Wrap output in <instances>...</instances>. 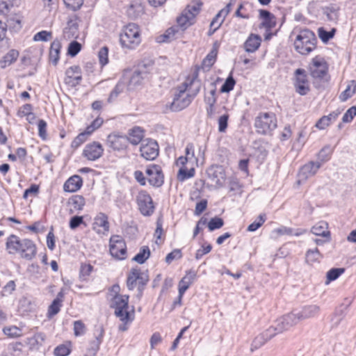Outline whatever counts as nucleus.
Wrapping results in <instances>:
<instances>
[{
	"mask_svg": "<svg viewBox=\"0 0 356 356\" xmlns=\"http://www.w3.org/2000/svg\"><path fill=\"white\" fill-rule=\"evenodd\" d=\"M317 39L313 31L305 29L301 30L294 41V47L302 55H308L316 47Z\"/></svg>",
	"mask_w": 356,
	"mask_h": 356,
	"instance_id": "nucleus-1",
	"label": "nucleus"
},
{
	"mask_svg": "<svg viewBox=\"0 0 356 356\" xmlns=\"http://www.w3.org/2000/svg\"><path fill=\"white\" fill-rule=\"evenodd\" d=\"M277 126V118L273 113H260L255 118L254 127L259 134L270 135Z\"/></svg>",
	"mask_w": 356,
	"mask_h": 356,
	"instance_id": "nucleus-2",
	"label": "nucleus"
},
{
	"mask_svg": "<svg viewBox=\"0 0 356 356\" xmlns=\"http://www.w3.org/2000/svg\"><path fill=\"white\" fill-rule=\"evenodd\" d=\"M140 41L139 27L136 24H129L120 35L121 45L127 49H135Z\"/></svg>",
	"mask_w": 356,
	"mask_h": 356,
	"instance_id": "nucleus-3",
	"label": "nucleus"
},
{
	"mask_svg": "<svg viewBox=\"0 0 356 356\" xmlns=\"http://www.w3.org/2000/svg\"><path fill=\"white\" fill-rule=\"evenodd\" d=\"M177 26H172L166 30L165 33L161 35L162 40H159V42H168L176 38V35L179 33V29L181 31H184L188 27L195 23V20L191 18L184 10L181 14L177 18Z\"/></svg>",
	"mask_w": 356,
	"mask_h": 356,
	"instance_id": "nucleus-4",
	"label": "nucleus"
},
{
	"mask_svg": "<svg viewBox=\"0 0 356 356\" xmlns=\"http://www.w3.org/2000/svg\"><path fill=\"white\" fill-rule=\"evenodd\" d=\"M129 298L127 295L115 294L112 299L111 305L112 308L115 309V315L124 323L132 321L131 314L128 311Z\"/></svg>",
	"mask_w": 356,
	"mask_h": 356,
	"instance_id": "nucleus-5",
	"label": "nucleus"
},
{
	"mask_svg": "<svg viewBox=\"0 0 356 356\" xmlns=\"http://www.w3.org/2000/svg\"><path fill=\"white\" fill-rule=\"evenodd\" d=\"M109 251L111 256L123 260L127 256V245L124 240L119 235H114L109 240Z\"/></svg>",
	"mask_w": 356,
	"mask_h": 356,
	"instance_id": "nucleus-6",
	"label": "nucleus"
},
{
	"mask_svg": "<svg viewBox=\"0 0 356 356\" xmlns=\"http://www.w3.org/2000/svg\"><path fill=\"white\" fill-rule=\"evenodd\" d=\"M294 76L293 86L296 92L300 95H306L310 90L306 71L298 68L295 71Z\"/></svg>",
	"mask_w": 356,
	"mask_h": 356,
	"instance_id": "nucleus-7",
	"label": "nucleus"
},
{
	"mask_svg": "<svg viewBox=\"0 0 356 356\" xmlns=\"http://www.w3.org/2000/svg\"><path fill=\"white\" fill-rule=\"evenodd\" d=\"M192 88L191 84L186 80L181 86L177 88L179 92L175 95L173 102L171 104V110L173 111H178L184 109V108H179L183 104L184 101L188 99V95L192 94Z\"/></svg>",
	"mask_w": 356,
	"mask_h": 356,
	"instance_id": "nucleus-8",
	"label": "nucleus"
},
{
	"mask_svg": "<svg viewBox=\"0 0 356 356\" xmlns=\"http://www.w3.org/2000/svg\"><path fill=\"white\" fill-rule=\"evenodd\" d=\"M199 70V67H195L191 76L187 78L186 81L191 84V88L193 87L194 88H192V94L188 95V99L184 101V104L179 108L187 107L200 92L201 81L198 79Z\"/></svg>",
	"mask_w": 356,
	"mask_h": 356,
	"instance_id": "nucleus-9",
	"label": "nucleus"
},
{
	"mask_svg": "<svg viewBox=\"0 0 356 356\" xmlns=\"http://www.w3.org/2000/svg\"><path fill=\"white\" fill-rule=\"evenodd\" d=\"M137 202L140 213L143 216H151L154 210L151 196L145 191H141L137 196Z\"/></svg>",
	"mask_w": 356,
	"mask_h": 356,
	"instance_id": "nucleus-10",
	"label": "nucleus"
},
{
	"mask_svg": "<svg viewBox=\"0 0 356 356\" xmlns=\"http://www.w3.org/2000/svg\"><path fill=\"white\" fill-rule=\"evenodd\" d=\"M321 167V163L318 161H309L305 164L299 170L298 183L300 184V182L305 181L308 178L315 175Z\"/></svg>",
	"mask_w": 356,
	"mask_h": 356,
	"instance_id": "nucleus-11",
	"label": "nucleus"
},
{
	"mask_svg": "<svg viewBox=\"0 0 356 356\" xmlns=\"http://www.w3.org/2000/svg\"><path fill=\"white\" fill-rule=\"evenodd\" d=\"M20 245L19 254L21 257L29 261L32 260L37 254L35 243L31 239L22 238Z\"/></svg>",
	"mask_w": 356,
	"mask_h": 356,
	"instance_id": "nucleus-12",
	"label": "nucleus"
},
{
	"mask_svg": "<svg viewBox=\"0 0 356 356\" xmlns=\"http://www.w3.org/2000/svg\"><path fill=\"white\" fill-rule=\"evenodd\" d=\"M299 321H300V319L299 318L298 312L287 314L277 319V332H282L284 330H287L292 326L296 325Z\"/></svg>",
	"mask_w": 356,
	"mask_h": 356,
	"instance_id": "nucleus-13",
	"label": "nucleus"
},
{
	"mask_svg": "<svg viewBox=\"0 0 356 356\" xmlns=\"http://www.w3.org/2000/svg\"><path fill=\"white\" fill-rule=\"evenodd\" d=\"M106 143L113 150L121 151L127 147L128 140L125 136L111 134L107 137Z\"/></svg>",
	"mask_w": 356,
	"mask_h": 356,
	"instance_id": "nucleus-14",
	"label": "nucleus"
},
{
	"mask_svg": "<svg viewBox=\"0 0 356 356\" xmlns=\"http://www.w3.org/2000/svg\"><path fill=\"white\" fill-rule=\"evenodd\" d=\"M148 181L154 187H160L163 184L164 177L159 165H154L146 170Z\"/></svg>",
	"mask_w": 356,
	"mask_h": 356,
	"instance_id": "nucleus-15",
	"label": "nucleus"
},
{
	"mask_svg": "<svg viewBox=\"0 0 356 356\" xmlns=\"http://www.w3.org/2000/svg\"><path fill=\"white\" fill-rule=\"evenodd\" d=\"M309 72L314 79H323L327 73L326 63L318 58H313L312 64L309 66Z\"/></svg>",
	"mask_w": 356,
	"mask_h": 356,
	"instance_id": "nucleus-16",
	"label": "nucleus"
},
{
	"mask_svg": "<svg viewBox=\"0 0 356 356\" xmlns=\"http://www.w3.org/2000/svg\"><path fill=\"white\" fill-rule=\"evenodd\" d=\"M65 83L72 87L79 85L82 80L81 69L79 65L70 67L65 72Z\"/></svg>",
	"mask_w": 356,
	"mask_h": 356,
	"instance_id": "nucleus-17",
	"label": "nucleus"
},
{
	"mask_svg": "<svg viewBox=\"0 0 356 356\" xmlns=\"http://www.w3.org/2000/svg\"><path fill=\"white\" fill-rule=\"evenodd\" d=\"M109 222L108 216L104 213H99L94 218L92 229L98 234H106L109 231Z\"/></svg>",
	"mask_w": 356,
	"mask_h": 356,
	"instance_id": "nucleus-18",
	"label": "nucleus"
},
{
	"mask_svg": "<svg viewBox=\"0 0 356 356\" xmlns=\"http://www.w3.org/2000/svg\"><path fill=\"white\" fill-rule=\"evenodd\" d=\"M104 152L102 145L98 142L88 144L83 150V156L90 161H95L100 158Z\"/></svg>",
	"mask_w": 356,
	"mask_h": 356,
	"instance_id": "nucleus-19",
	"label": "nucleus"
},
{
	"mask_svg": "<svg viewBox=\"0 0 356 356\" xmlns=\"http://www.w3.org/2000/svg\"><path fill=\"white\" fill-rule=\"evenodd\" d=\"M141 156L146 160H154L159 155V146L156 142L149 141L142 145L140 148Z\"/></svg>",
	"mask_w": 356,
	"mask_h": 356,
	"instance_id": "nucleus-20",
	"label": "nucleus"
},
{
	"mask_svg": "<svg viewBox=\"0 0 356 356\" xmlns=\"http://www.w3.org/2000/svg\"><path fill=\"white\" fill-rule=\"evenodd\" d=\"M104 330L102 326L99 325L95 327L94 335L95 339L89 343L88 350L90 355H95L99 349L104 337Z\"/></svg>",
	"mask_w": 356,
	"mask_h": 356,
	"instance_id": "nucleus-21",
	"label": "nucleus"
},
{
	"mask_svg": "<svg viewBox=\"0 0 356 356\" xmlns=\"http://www.w3.org/2000/svg\"><path fill=\"white\" fill-rule=\"evenodd\" d=\"M208 177L218 185H221L225 179L222 168L220 165H212L207 170Z\"/></svg>",
	"mask_w": 356,
	"mask_h": 356,
	"instance_id": "nucleus-22",
	"label": "nucleus"
},
{
	"mask_svg": "<svg viewBox=\"0 0 356 356\" xmlns=\"http://www.w3.org/2000/svg\"><path fill=\"white\" fill-rule=\"evenodd\" d=\"M9 27L14 29L16 31L19 30L22 28L21 20L19 19H15L14 18H8L7 23L3 22L0 19V41H2L6 36L7 28Z\"/></svg>",
	"mask_w": 356,
	"mask_h": 356,
	"instance_id": "nucleus-23",
	"label": "nucleus"
},
{
	"mask_svg": "<svg viewBox=\"0 0 356 356\" xmlns=\"http://www.w3.org/2000/svg\"><path fill=\"white\" fill-rule=\"evenodd\" d=\"M147 74L143 70H137L131 76L127 85V90H134L137 86L142 84L143 79L147 78Z\"/></svg>",
	"mask_w": 356,
	"mask_h": 356,
	"instance_id": "nucleus-24",
	"label": "nucleus"
},
{
	"mask_svg": "<svg viewBox=\"0 0 356 356\" xmlns=\"http://www.w3.org/2000/svg\"><path fill=\"white\" fill-rule=\"evenodd\" d=\"M21 241L22 238L15 234H11L7 238L6 249L9 254H19Z\"/></svg>",
	"mask_w": 356,
	"mask_h": 356,
	"instance_id": "nucleus-25",
	"label": "nucleus"
},
{
	"mask_svg": "<svg viewBox=\"0 0 356 356\" xmlns=\"http://www.w3.org/2000/svg\"><path fill=\"white\" fill-rule=\"evenodd\" d=\"M82 185V178L79 175H73L65 182L63 190L65 192L74 193L79 190Z\"/></svg>",
	"mask_w": 356,
	"mask_h": 356,
	"instance_id": "nucleus-26",
	"label": "nucleus"
},
{
	"mask_svg": "<svg viewBox=\"0 0 356 356\" xmlns=\"http://www.w3.org/2000/svg\"><path fill=\"white\" fill-rule=\"evenodd\" d=\"M195 277V271L192 270L186 271V275L182 277L179 283V291H180L181 295L184 294L186 290L192 284Z\"/></svg>",
	"mask_w": 356,
	"mask_h": 356,
	"instance_id": "nucleus-27",
	"label": "nucleus"
},
{
	"mask_svg": "<svg viewBox=\"0 0 356 356\" xmlns=\"http://www.w3.org/2000/svg\"><path fill=\"white\" fill-rule=\"evenodd\" d=\"M259 17L263 20L261 26L269 30L276 25L275 17L267 10H259Z\"/></svg>",
	"mask_w": 356,
	"mask_h": 356,
	"instance_id": "nucleus-28",
	"label": "nucleus"
},
{
	"mask_svg": "<svg viewBox=\"0 0 356 356\" xmlns=\"http://www.w3.org/2000/svg\"><path fill=\"white\" fill-rule=\"evenodd\" d=\"M79 24L76 20L70 19L64 28L63 35L66 40L76 38L78 37Z\"/></svg>",
	"mask_w": 356,
	"mask_h": 356,
	"instance_id": "nucleus-29",
	"label": "nucleus"
},
{
	"mask_svg": "<svg viewBox=\"0 0 356 356\" xmlns=\"http://www.w3.org/2000/svg\"><path fill=\"white\" fill-rule=\"evenodd\" d=\"M320 307L316 305H307L302 308L301 311L298 312L300 321L309 318L315 317L318 314Z\"/></svg>",
	"mask_w": 356,
	"mask_h": 356,
	"instance_id": "nucleus-30",
	"label": "nucleus"
},
{
	"mask_svg": "<svg viewBox=\"0 0 356 356\" xmlns=\"http://www.w3.org/2000/svg\"><path fill=\"white\" fill-rule=\"evenodd\" d=\"M61 49V43L59 40H54L49 49V61L54 65H56L60 58V53Z\"/></svg>",
	"mask_w": 356,
	"mask_h": 356,
	"instance_id": "nucleus-31",
	"label": "nucleus"
},
{
	"mask_svg": "<svg viewBox=\"0 0 356 356\" xmlns=\"http://www.w3.org/2000/svg\"><path fill=\"white\" fill-rule=\"evenodd\" d=\"M203 3L201 0H193L189 4L187 5L184 11L187 13L191 18L195 20L196 16L200 13L202 10Z\"/></svg>",
	"mask_w": 356,
	"mask_h": 356,
	"instance_id": "nucleus-32",
	"label": "nucleus"
},
{
	"mask_svg": "<svg viewBox=\"0 0 356 356\" xmlns=\"http://www.w3.org/2000/svg\"><path fill=\"white\" fill-rule=\"evenodd\" d=\"M261 37L258 35L250 34L244 43V48L247 52L255 51L261 44Z\"/></svg>",
	"mask_w": 356,
	"mask_h": 356,
	"instance_id": "nucleus-33",
	"label": "nucleus"
},
{
	"mask_svg": "<svg viewBox=\"0 0 356 356\" xmlns=\"http://www.w3.org/2000/svg\"><path fill=\"white\" fill-rule=\"evenodd\" d=\"M128 135L127 136L128 143H130L134 145L139 144L144 136L143 130L138 127L130 129Z\"/></svg>",
	"mask_w": 356,
	"mask_h": 356,
	"instance_id": "nucleus-34",
	"label": "nucleus"
},
{
	"mask_svg": "<svg viewBox=\"0 0 356 356\" xmlns=\"http://www.w3.org/2000/svg\"><path fill=\"white\" fill-rule=\"evenodd\" d=\"M339 10L337 6L331 4L323 8V13L326 15L328 21L337 22L339 19Z\"/></svg>",
	"mask_w": 356,
	"mask_h": 356,
	"instance_id": "nucleus-35",
	"label": "nucleus"
},
{
	"mask_svg": "<svg viewBox=\"0 0 356 356\" xmlns=\"http://www.w3.org/2000/svg\"><path fill=\"white\" fill-rule=\"evenodd\" d=\"M19 56L18 51L10 49L0 60V66L5 68L13 63Z\"/></svg>",
	"mask_w": 356,
	"mask_h": 356,
	"instance_id": "nucleus-36",
	"label": "nucleus"
},
{
	"mask_svg": "<svg viewBox=\"0 0 356 356\" xmlns=\"http://www.w3.org/2000/svg\"><path fill=\"white\" fill-rule=\"evenodd\" d=\"M150 256V250L148 246H143L138 253L132 259L133 261L143 264Z\"/></svg>",
	"mask_w": 356,
	"mask_h": 356,
	"instance_id": "nucleus-37",
	"label": "nucleus"
},
{
	"mask_svg": "<svg viewBox=\"0 0 356 356\" xmlns=\"http://www.w3.org/2000/svg\"><path fill=\"white\" fill-rule=\"evenodd\" d=\"M356 92V81L355 80L351 81L350 83L348 84L344 91H343L339 95V99L341 102H346L347 99L350 98Z\"/></svg>",
	"mask_w": 356,
	"mask_h": 356,
	"instance_id": "nucleus-38",
	"label": "nucleus"
},
{
	"mask_svg": "<svg viewBox=\"0 0 356 356\" xmlns=\"http://www.w3.org/2000/svg\"><path fill=\"white\" fill-rule=\"evenodd\" d=\"M126 87H127L126 81L121 80L119 81L113 90L111 92L108 98V102H112L120 93L124 90Z\"/></svg>",
	"mask_w": 356,
	"mask_h": 356,
	"instance_id": "nucleus-39",
	"label": "nucleus"
},
{
	"mask_svg": "<svg viewBox=\"0 0 356 356\" xmlns=\"http://www.w3.org/2000/svg\"><path fill=\"white\" fill-rule=\"evenodd\" d=\"M210 86V90L204 94V101L206 104H216L218 98L216 86L214 83H211Z\"/></svg>",
	"mask_w": 356,
	"mask_h": 356,
	"instance_id": "nucleus-40",
	"label": "nucleus"
},
{
	"mask_svg": "<svg viewBox=\"0 0 356 356\" xmlns=\"http://www.w3.org/2000/svg\"><path fill=\"white\" fill-rule=\"evenodd\" d=\"M139 269L132 268L128 275L127 280V286L129 290H134L138 279Z\"/></svg>",
	"mask_w": 356,
	"mask_h": 356,
	"instance_id": "nucleus-41",
	"label": "nucleus"
},
{
	"mask_svg": "<svg viewBox=\"0 0 356 356\" xmlns=\"http://www.w3.org/2000/svg\"><path fill=\"white\" fill-rule=\"evenodd\" d=\"M69 204H72L75 211H81L86 204V200L82 195H75L69 199Z\"/></svg>",
	"mask_w": 356,
	"mask_h": 356,
	"instance_id": "nucleus-42",
	"label": "nucleus"
},
{
	"mask_svg": "<svg viewBox=\"0 0 356 356\" xmlns=\"http://www.w3.org/2000/svg\"><path fill=\"white\" fill-rule=\"evenodd\" d=\"M321 254L317 248L314 250H308L305 254V261L309 264H313L315 262H319V258Z\"/></svg>",
	"mask_w": 356,
	"mask_h": 356,
	"instance_id": "nucleus-43",
	"label": "nucleus"
},
{
	"mask_svg": "<svg viewBox=\"0 0 356 356\" xmlns=\"http://www.w3.org/2000/svg\"><path fill=\"white\" fill-rule=\"evenodd\" d=\"M335 32L336 29L334 28L332 29L330 31H326L323 27H321L318 29V36L323 42H327L332 39Z\"/></svg>",
	"mask_w": 356,
	"mask_h": 356,
	"instance_id": "nucleus-44",
	"label": "nucleus"
},
{
	"mask_svg": "<svg viewBox=\"0 0 356 356\" xmlns=\"http://www.w3.org/2000/svg\"><path fill=\"white\" fill-rule=\"evenodd\" d=\"M344 271L345 269L343 268H333L328 270L326 275V284L337 280Z\"/></svg>",
	"mask_w": 356,
	"mask_h": 356,
	"instance_id": "nucleus-45",
	"label": "nucleus"
},
{
	"mask_svg": "<svg viewBox=\"0 0 356 356\" xmlns=\"http://www.w3.org/2000/svg\"><path fill=\"white\" fill-rule=\"evenodd\" d=\"M346 309V306L341 305L336 310L334 316L332 318V327H337L339 325L341 320L345 316L344 309Z\"/></svg>",
	"mask_w": 356,
	"mask_h": 356,
	"instance_id": "nucleus-46",
	"label": "nucleus"
},
{
	"mask_svg": "<svg viewBox=\"0 0 356 356\" xmlns=\"http://www.w3.org/2000/svg\"><path fill=\"white\" fill-rule=\"evenodd\" d=\"M332 152L333 148L330 145H325L318 152V159L322 162H325L330 159Z\"/></svg>",
	"mask_w": 356,
	"mask_h": 356,
	"instance_id": "nucleus-47",
	"label": "nucleus"
},
{
	"mask_svg": "<svg viewBox=\"0 0 356 356\" xmlns=\"http://www.w3.org/2000/svg\"><path fill=\"white\" fill-rule=\"evenodd\" d=\"M81 49V44L79 42L74 40L68 45L67 54L71 57H74L79 54Z\"/></svg>",
	"mask_w": 356,
	"mask_h": 356,
	"instance_id": "nucleus-48",
	"label": "nucleus"
},
{
	"mask_svg": "<svg viewBox=\"0 0 356 356\" xmlns=\"http://www.w3.org/2000/svg\"><path fill=\"white\" fill-rule=\"evenodd\" d=\"M236 81L232 75H229L220 88V92H229L233 90Z\"/></svg>",
	"mask_w": 356,
	"mask_h": 356,
	"instance_id": "nucleus-49",
	"label": "nucleus"
},
{
	"mask_svg": "<svg viewBox=\"0 0 356 356\" xmlns=\"http://www.w3.org/2000/svg\"><path fill=\"white\" fill-rule=\"evenodd\" d=\"M46 336L42 332L35 334L32 337L29 339L31 346H41L44 341Z\"/></svg>",
	"mask_w": 356,
	"mask_h": 356,
	"instance_id": "nucleus-50",
	"label": "nucleus"
},
{
	"mask_svg": "<svg viewBox=\"0 0 356 356\" xmlns=\"http://www.w3.org/2000/svg\"><path fill=\"white\" fill-rule=\"evenodd\" d=\"M266 215L260 214L258 217V219L249 225L247 228L248 232H254L258 229L266 221Z\"/></svg>",
	"mask_w": 356,
	"mask_h": 356,
	"instance_id": "nucleus-51",
	"label": "nucleus"
},
{
	"mask_svg": "<svg viewBox=\"0 0 356 356\" xmlns=\"http://www.w3.org/2000/svg\"><path fill=\"white\" fill-rule=\"evenodd\" d=\"M224 225V221L222 218L218 217L212 218L208 222V228L209 231L212 232L215 229L221 228Z\"/></svg>",
	"mask_w": 356,
	"mask_h": 356,
	"instance_id": "nucleus-52",
	"label": "nucleus"
},
{
	"mask_svg": "<svg viewBox=\"0 0 356 356\" xmlns=\"http://www.w3.org/2000/svg\"><path fill=\"white\" fill-rule=\"evenodd\" d=\"M13 6L12 0H0V15L6 16Z\"/></svg>",
	"mask_w": 356,
	"mask_h": 356,
	"instance_id": "nucleus-53",
	"label": "nucleus"
},
{
	"mask_svg": "<svg viewBox=\"0 0 356 356\" xmlns=\"http://www.w3.org/2000/svg\"><path fill=\"white\" fill-rule=\"evenodd\" d=\"M194 175V168H191L190 170L186 168H180L178 173V179L180 181H184L185 179L193 177Z\"/></svg>",
	"mask_w": 356,
	"mask_h": 356,
	"instance_id": "nucleus-54",
	"label": "nucleus"
},
{
	"mask_svg": "<svg viewBox=\"0 0 356 356\" xmlns=\"http://www.w3.org/2000/svg\"><path fill=\"white\" fill-rule=\"evenodd\" d=\"M182 257V253L180 249H175L167 254L165 262L168 264H171L174 260H178Z\"/></svg>",
	"mask_w": 356,
	"mask_h": 356,
	"instance_id": "nucleus-55",
	"label": "nucleus"
},
{
	"mask_svg": "<svg viewBox=\"0 0 356 356\" xmlns=\"http://www.w3.org/2000/svg\"><path fill=\"white\" fill-rule=\"evenodd\" d=\"M61 306L62 303L54 300L48 309L49 317H51L57 314L60 312Z\"/></svg>",
	"mask_w": 356,
	"mask_h": 356,
	"instance_id": "nucleus-56",
	"label": "nucleus"
},
{
	"mask_svg": "<svg viewBox=\"0 0 356 356\" xmlns=\"http://www.w3.org/2000/svg\"><path fill=\"white\" fill-rule=\"evenodd\" d=\"M268 340L265 339V337L261 333L257 336L253 340L251 345V350L252 351L254 349H257L263 346Z\"/></svg>",
	"mask_w": 356,
	"mask_h": 356,
	"instance_id": "nucleus-57",
	"label": "nucleus"
},
{
	"mask_svg": "<svg viewBox=\"0 0 356 356\" xmlns=\"http://www.w3.org/2000/svg\"><path fill=\"white\" fill-rule=\"evenodd\" d=\"M228 119H229V115L228 114H224L221 115L218 120V131L219 132L223 133L225 132L227 126H228Z\"/></svg>",
	"mask_w": 356,
	"mask_h": 356,
	"instance_id": "nucleus-58",
	"label": "nucleus"
},
{
	"mask_svg": "<svg viewBox=\"0 0 356 356\" xmlns=\"http://www.w3.org/2000/svg\"><path fill=\"white\" fill-rule=\"evenodd\" d=\"M212 250V245L211 244H207V245H204V244H202L201 248L198 249L195 253V259L197 260L200 259L204 254H208Z\"/></svg>",
	"mask_w": 356,
	"mask_h": 356,
	"instance_id": "nucleus-59",
	"label": "nucleus"
},
{
	"mask_svg": "<svg viewBox=\"0 0 356 356\" xmlns=\"http://www.w3.org/2000/svg\"><path fill=\"white\" fill-rule=\"evenodd\" d=\"M108 49L107 47H103L102 48H101L98 53L99 63L102 66L108 63Z\"/></svg>",
	"mask_w": 356,
	"mask_h": 356,
	"instance_id": "nucleus-60",
	"label": "nucleus"
},
{
	"mask_svg": "<svg viewBox=\"0 0 356 356\" xmlns=\"http://www.w3.org/2000/svg\"><path fill=\"white\" fill-rule=\"evenodd\" d=\"M65 6L72 10H76L83 5V0H63Z\"/></svg>",
	"mask_w": 356,
	"mask_h": 356,
	"instance_id": "nucleus-61",
	"label": "nucleus"
},
{
	"mask_svg": "<svg viewBox=\"0 0 356 356\" xmlns=\"http://www.w3.org/2000/svg\"><path fill=\"white\" fill-rule=\"evenodd\" d=\"M74 332L76 336H81L86 332V326L81 321H76L74 323Z\"/></svg>",
	"mask_w": 356,
	"mask_h": 356,
	"instance_id": "nucleus-62",
	"label": "nucleus"
},
{
	"mask_svg": "<svg viewBox=\"0 0 356 356\" xmlns=\"http://www.w3.org/2000/svg\"><path fill=\"white\" fill-rule=\"evenodd\" d=\"M83 218L80 216H74L70 220L69 226L70 229H75L79 227L81 224H83Z\"/></svg>",
	"mask_w": 356,
	"mask_h": 356,
	"instance_id": "nucleus-63",
	"label": "nucleus"
},
{
	"mask_svg": "<svg viewBox=\"0 0 356 356\" xmlns=\"http://www.w3.org/2000/svg\"><path fill=\"white\" fill-rule=\"evenodd\" d=\"M56 356H67L70 353V348L65 345H60L54 349Z\"/></svg>",
	"mask_w": 356,
	"mask_h": 356,
	"instance_id": "nucleus-64",
	"label": "nucleus"
}]
</instances>
